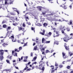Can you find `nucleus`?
Wrapping results in <instances>:
<instances>
[{"mask_svg":"<svg viewBox=\"0 0 73 73\" xmlns=\"http://www.w3.org/2000/svg\"><path fill=\"white\" fill-rule=\"evenodd\" d=\"M9 32H10V31H8L7 33V36H8V37H9V35H8V33H9Z\"/></svg>","mask_w":73,"mask_h":73,"instance_id":"ea45409f","label":"nucleus"},{"mask_svg":"<svg viewBox=\"0 0 73 73\" xmlns=\"http://www.w3.org/2000/svg\"><path fill=\"white\" fill-rule=\"evenodd\" d=\"M64 47L67 50H69V47L66 46L65 45H64Z\"/></svg>","mask_w":73,"mask_h":73,"instance_id":"423d86ee","label":"nucleus"},{"mask_svg":"<svg viewBox=\"0 0 73 73\" xmlns=\"http://www.w3.org/2000/svg\"><path fill=\"white\" fill-rule=\"evenodd\" d=\"M18 28H19V31H20V30H22V27H18Z\"/></svg>","mask_w":73,"mask_h":73,"instance_id":"9b49d317","label":"nucleus"},{"mask_svg":"<svg viewBox=\"0 0 73 73\" xmlns=\"http://www.w3.org/2000/svg\"><path fill=\"white\" fill-rule=\"evenodd\" d=\"M9 38H11V39H14V36H11V37H9Z\"/></svg>","mask_w":73,"mask_h":73,"instance_id":"dca6fc26","label":"nucleus"},{"mask_svg":"<svg viewBox=\"0 0 73 73\" xmlns=\"http://www.w3.org/2000/svg\"><path fill=\"white\" fill-rule=\"evenodd\" d=\"M25 58L26 59V60H27V59L28 58V56H26L25 57Z\"/></svg>","mask_w":73,"mask_h":73,"instance_id":"680f3d73","label":"nucleus"},{"mask_svg":"<svg viewBox=\"0 0 73 73\" xmlns=\"http://www.w3.org/2000/svg\"><path fill=\"white\" fill-rule=\"evenodd\" d=\"M25 19H28V20H29V17H25Z\"/></svg>","mask_w":73,"mask_h":73,"instance_id":"a19ab883","label":"nucleus"},{"mask_svg":"<svg viewBox=\"0 0 73 73\" xmlns=\"http://www.w3.org/2000/svg\"><path fill=\"white\" fill-rule=\"evenodd\" d=\"M10 14L11 15H13L14 16L16 15V14L13 13H10Z\"/></svg>","mask_w":73,"mask_h":73,"instance_id":"4468645a","label":"nucleus"},{"mask_svg":"<svg viewBox=\"0 0 73 73\" xmlns=\"http://www.w3.org/2000/svg\"><path fill=\"white\" fill-rule=\"evenodd\" d=\"M23 27H25V23H23Z\"/></svg>","mask_w":73,"mask_h":73,"instance_id":"7c9ffc66","label":"nucleus"},{"mask_svg":"<svg viewBox=\"0 0 73 73\" xmlns=\"http://www.w3.org/2000/svg\"><path fill=\"white\" fill-rule=\"evenodd\" d=\"M35 21H37V20H38V19H37V18L36 17H35Z\"/></svg>","mask_w":73,"mask_h":73,"instance_id":"473e14b6","label":"nucleus"},{"mask_svg":"<svg viewBox=\"0 0 73 73\" xmlns=\"http://www.w3.org/2000/svg\"><path fill=\"white\" fill-rule=\"evenodd\" d=\"M19 50H17V52H19L20 51V50H21L22 49V47H20L19 48Z\"/></svg>","mask_w":73,"mask_h":73,"instance_id":"1a4fd4ad","label":"nucleus"},{"mask_svg":"<svg viewBox=\"0 0 73 73\" xmlns=\"http://www.w3.org/2000/svg\"><path fill=\"white\" fill-rule=\"evenodd\" d=\"M33 63L34 64H37V62H34Z\"/></svg>","mask_w":73,"mask_h":73,"instance_id":"052dcab7","label":"nucleus"},{"mask_svg":"<svg viewBox=\"0 0 73 73\" xmlns=\"http://www.w3.org/2000/svg\"><path fill=\"white\" fill-rule=\"evenodd\" d=\"M12 41H13V42H16V40H15L14 41L13 40V39L12 40Z\"/></svg>","mask_w":73,"mask_h":73,"instance_id":"8fccbe9b","label":"nucleus"},{"mask_svg":"<svg viewBox=\"0 0 73 73\" xmlns=\"http://www.w3.org/2000/svg\"><path fill=\"white\" fill-rule=\"evenodd\" d=\"M13 11H15L16 12H17L18 13V15H19V11L17 10H14Z\"/></svg>","mask_w":73,"mask_h":73,"instance_id":"ddd939ff","label":"nucleus"},{"mask_svg":"<svg viewBox=\"0 0 73 73\" xmlns=\"http://www.w3.org/2000/svg\"><path fill=\"white\" fill-rule=\"evenodd\" d=\"M2 52H4V50H0V53H3Z\"/></svg>","mask_w":73,"mask_h":73,"instance_id":"72a5a7b5","label":"nucleus"},{"mask_svg":"<svg viewBox=\"0 0 73 73\" xmlns=\"http://www.w3.org/2000/svg\"><path fill=\"white\" fill-rule=\"evenodd\" d=\"M67 31H68V32H69V31H70V29H68V28H67Z\"/></svg>","mask_w":73,"mask_h":73,"instance_id":"603ef678","label":"nucleus"},{"mask_svg":"<svg viewBox=\"0 0 73 73\" xmlns=\"http://www.w3.org/2000/svg\"><path fill=\"white\" fill-rule=\"evenodd\" d=\"M7 45H8V44L6 43H4L3 44V46L4 47H6V46H7Z\"/></svg>","mask_w":73,"mask_h":73,"instance_id":"6e6552de","label":"nucleus"},{"mask_svg":"<svg viewBox=\"0 0 73 73\" xmlns=\"http://www.w3.org/2000/svg\"><path fill=\"white\" fill-rule=\"evenodd\" d=\"M55 66H58V64L56 63V62H55Z\"/></svg>","mask_w":73,"mask_h":73,"instance_id":"de8ad7c7","label":"nucleus"},{"mask_svg":"<svg viewBox=\"0 0 73 73\" xmlns=\"http://www.w3.org/2000/svg\"><path fill=\"white\" fill-rule=\"evenodd\" d=\"M8 4V3L7 2V0H5V5H6V4Z\"/></svg>","mask_w":73,"mask_h":73,"instance_id":"a878e982","label":"nucleus"},{"mask_svg":"<svg viewBox=\"0 0 73 73\" xmlns=\"http://www.w3.org/2000/svg\"><path fill=\"white\" fill-rule=\"evenodd\" d=\"M37 26H39V27H41V26H42V25L40 23H38L37 24Z\"/></svg>","mask_w":73,"mask_h":73,"instance_id":"6ab92c4d","label":"nucleus"},{"mask_svg":"<svg viewBox=\"0 0 73 73\" xmlns=\"http://www.w3.org/2000/svg\"><path fill=\"white\" fill-rule=\"evenodd\" d=\"M42 43H44V41H46V40H45V39L44 38H43L42 40Z\"/></svg>","mask_w":73,"mask_h":73,"instance_id":"7ed1b4c3","label":"nucleus"},{"mask_svg":"<svg viewBox=\"0 0 73 73\" xmlns=\"http://www.w3.org/2000/svg\"><path fill=\"white\" fill-rule=\"evenodd\" d=\"M11 57H12V56H11L9 57V56H8L7 57L8 58H9L10 60H11Z\"/></svg>","mask_w":73,"mask_h":73,"instance_id":"4c0bfd02","label":"nucleus"},{"mask_svg":"<svg viewBox=\"0 0 73 73\" xmlns=\"http://www.w3.org/2000/svg\"><path fill=\"white\" fill-rule=\"evenodd\" d=\"M70 73H73V70L71 71V72H70Z\"/></svg>","mask_w":73,"mask_h":73,"instance_id":"774afa93","label":"nucleus"},{"mask_svg":"<svg viewBox=\"0 0 73 73\" xmlns=\"http://www.w3.org/2000/svg\"><path fill=\"white\" fill-rule=\"evenodd\" d=\"M27 44V42L26 43H25L24 45H23L24 46H26Z\"/></svg>","mask_w":73,"mask_h":73,"instance_id":"37998d69","label":"nucleus"},{"mask_svg":"<svg viewBox=\"0 0 73 73\" xmlns=\"http://www.w3.org/2000/svg\"><path fill=\"white\" fill-rule=\"evenodd\" d=\"M62 56L64 59H65V58H67V57H66V55H65V56Z\"/></svg>","mask_w":73,"mask_h":73,"instance_id":"4be33fe9","label":"nucleus"},{"mask_svg":"<svg viewBox=\"0 0 73 73\" xmlns=\"http://www.w3.org/2000/svg\"><path fill=\"white\" fill-rule=\"evenodd\" d=\"M36 44H40V42L39 41L36 40Z\"/></svg>","mask_w":73,"mask_h":73,"instance_id":"aec40b11","label":"nucleus"},{"mask_svg":"<svg viewBox=\"0 0 73 73\" xmlns=\"http://www.w3.org/2000/svg\"><path fill=\"white\" fill-rule=\"evenodd\" d=\"M20 72H21V73H23V72H24V70H23V71H20Z\"/></svg>","mask_w":73,"mask_h":73,"instance_id":"864d4df0","label":"nucleus"},{"mask_svg":"<svg viewBox=\"0 0 73 73\" xmlns=\"http://www.w3.org/2000/svg\"><path fill=\"white\" fill-rule=\"evenodd\" d=\"M66 68H68V69H70L71 68V66H67L66 67Z\"/></svg>","mask_w":73,"mask_h":73,"instance_id":"a211bd4d","label":"nucleus"},{"mask_svg":"<svg viewBox=\"0 0 73 73\" xmlns=\"http://www.w3.org/2000/svg\"><path fill=\"white\" fill-rule=\"evenodd\" d=\"M48 35H47L48 37H50L51 36V35H52V33L49 32L48 33Z\"/></svg>","mask_w":73,"mask_h":73,"instance_id":"0eeeda50","label":"nucleus"},{"mask_svg":"<svg viewBox=\"0 0 73 73\" xmlns=\"http://www.w3.org/2000/svg\"><path fill=\"white\" fill-rule=\"evenodd\" d=\"M31 29H32V31H34V32H35V29H34V28H33V27H32Z\"/></svg>","mask_w":73,"mask_h":73,"instance_id":"c85d7f7f","label":"nucleus"},{"mask_svg":"<svg viewBox=\"0 0 73 73\" xmlns=\"http://www.w3.org/2000/svg\"><path fill=\"white\" fill-rule=\"evenodd\" d=\"M63 8H64V9H67V7H66V6L64 5V6L62 7Z\"/></svg>","mask_w":73,"mask_h":73,"instance_id":"b1692460","label":"nucleus"},{"mask_svg":"<svg viewBox=\"0 0 73 73\" xmlns=\"http://www.w3.org/2000/svg\"><path fill=\"white\" fill-rule=\"evenodd\" d=\"M36 40H38V38H36Z\"/></svg>","mask_w":73,"mask_h":73,"instance_id":"338daca9","label":"nucleus"},{"mask_svg":"<svg viewBox=\"0 0 73 73\" xmlns=\"http://www.w3.org/2000/svg\"><path fill=\"white\" fill-rule=\"evenodd\" d=\"M40 34H41V35H44V33H40Z\"/></svg>","mask_w":73,"mask_h":73,"instance_id":"6e6d98bb","label":"nucleus"},{"mask_svg":"<svg viewBox=\"0 0 73 73\" xmlns=\"http://www.w3.org/2000/svg\"><path fill=\"white\" fill-rule=\"evenodd\" d=\"M23 61H24V62H27V59H24L23 60Z\"/></svg>","mask_w":73,"mask_h":73,"instance_id":"49530a36","label":"nucleus"},{"mask_svg":"<svg viewBox=\"0 0 73 73\" xmlns=\"http://www.w3.org/2000/svg\"><path fill=\"white\" fill-rule=\"evenodd\" d=\"M63 40L64 41H65V42H67L68 41L67 40H66V38H64Z\"/></svg>","mask_w":73,"mask_h":73,"instance_id":"f3484780","label":"nucleus"},{"mask_svg":"<svg viewBox=\"0 0 73 73\" xmlns=\"http://www.w3.org/2000/svg\"><path fill=\"white\" fill-rule=\"evenodd\" d=\"M63 67V65H59V67L60 68H62Z\"/></svg>","mask_w":73,"mask_h":73,"instance_id":"f704fd0d","label":"nucleus"},{"mask_svg":"<svg viewBox=\"0 0 73 73\" xmlns=\"http://www.w3.org/2000/svg\"><path fill=\"white\" fill-rule=\"evenodd\" d=\"M72 4H71L69 6V7L70 8V9H72Z\"/></svg>","mask_w":73,"mask_h":73,"instance_id":"c03bdc74","label":"nucleus"},{"mask_svg":"<svg viewBox=\"0 0 73 73\" xmlns=\"http://www.w3.org/2000/svg\"><path fill=\"white\" fill-rule=\"evenodd\" d=\"M50 41H46L45 42V43H46V44H48L50 43Z\"/></svg>","mask_w":73,"mask_h":73,"instance_id":"5701e85b","label":"nucleus"},{"mask_svg":"<svg viewBox=\"0 0 73 73\" xmlns=\"http://www.w3.org/2000/svg\"><path fill=\"white\" fill-rule=\"evenodd\" d=\"M64 38H66V40H70V39L68 38H66V37H64Z\"/></svg>","mask_w":73,"mask_h":73,"instance_id":"09e8293b","label":"nucleus"},{"mask_svg":"<svg viewBox=\"0 0 73 73\" xmlns=\"http://www.w3.org/2000/svg\"><path fill=\"white\" fill-rule=\"evenodd\" d=\"M11 29V27L10 26L8 27L7 28V29H6L7 31H8L9 30H10Z\"/></svg>","mask_w":73,"mask_h":73,"instance_id":"39448f33","label":"nucleus"},{"mask_svg":"<svg viewBox=\"0 0 73 73\" xmlns=\"http://www.w3.org/2000/svg\"><path fill=\"white\" fill-rule=\"evenodd\" d=\"M3 27L4 28H5L7 27V25H3Z\"/></svg>","mask_w":73,"mask_h":73,"instance_id":"393cba45","label":"nucleus"},{"mask_svg":"<svg viewBox=\"0 0 73 73\" xmlns=\"http://www.w3.org/2000/svg\"><path fill=\"white\" fill-rule=\"evenodd\" d=\"M29 22H27L26 23V24H27L28 25H31V23H30V22H29Z\"/></svg>","mask_w":73,"mask_h":73,"instance_id":"bf43d9fd","label":"nucleus"},{"mask_svg":"<svg viewBox=\"0 0 73 73\" xmlns=\"http://www.w3.org/2000/svg\"><path fill=\"white\" fill-rule=\"evenodd\" d=\"M72 21H70V25H72Z\"/></svg>","mask_w":73,"mask_h":73,"instance_id":"2f4dec72","label":"nucleus"},{"mask_svg":"<svg viewBox=\"0 0 73 73\" xmlns=\"http://www.w3.org/2000/svg\"><path fill=\"white\" fill-rule=\"evenodd\" d=\"M65 28V27H63L62 28H60V30H61V31H63V29H64V28Z\"/></svg>","mask_w":73,"mask_h":73,"instance_id":"2eb2a0df","label":"nucleus"},{"mask_svg":"<svg viewBox=\"0 0 73 73\" xmlns=\"http://www.w3.org/2000/svg\"><path fill=\"white\" fill-rule=\"evenodd\" d=\"M45 30L43 29V33L44 34H45Z\"/></svg>","mask_w":73,"mask_h":73,"instance_id":"e2e57ef3","label":"nucleus"},{"mask_svg":"<svg viewBox=\"0 0 73 73\" xmlns=\"http://www.w3.org/2000/svg\"><path fill=\"white\" fill-rule=\"evenodd\" d=\"M15 68L17 69H19V68L15 66Z\"/></svg>","mask_w":73,"mask_h":73,"instance_id":"0e129e2a","label":"nucleus"},{"mask_svg":"<svg viewBox=\"0 0 73 73\" xmlns=\"http://www.w3.org/2000/svg\"><path fill=\"white\" fill-rule=\"evenodd\" d=\"M37 58V56H35L33 59L32 60V61H36V59Z\"/></svg>","mask_w":73,"mask_h":73,"instance_id":"f03ea898","label":"nucleus"},{"mask_svg":"<svg viewBox=\"0 0 73 73\" xmlns=\"http://www.w3.org/2000/svg\"><path fill=\"white\" fill-rule=\"evenodd\" d=\"M44 27H45L46 26H47V24L46 23H44V24H43Z\"/></svg>","mask_w":73,"mask_h":73,"instance_id":"f8f14e48","label":"nucleus"},{"mask_svg":"<svg viewBox=\"0 0 73 73\" xmlns=\"http://www.w3.org/2000/svg\"><path fill=\"white\" fill-rule=\"evenodd\" d=\"M31 57H32L33 56V53H32V52H31Z\"/></svg>","mask_w":73,"mask_h":73,"instance_id":"4d7b16f0","label":"nucleus"},{"mask_svg":"<svg viewBox=\"0 0 73 73\" xmlns=\"http://www.w3.org/2000/svg\"><path fill=\"white\" fill-rule=\"evenodd\" d=\"M66 54L64 52H63L62 53V56H64L66 55Z\"/></svg>","mask_w":73,"mask_h":73,"instance_id":"bb28decb","label":"nucleus"},{"mask_svg":"<svg viewBox=\"0 0 73 73\" xmlns=\"http://www.w3.org/2000/svg\"><path fill=\"white\" fill-rule=\"evenodd\" d=\"M73 53H71L70 54V56H72V55H73Z\"/></svg>","mask_w":73,"mask_h":73,"instance_id":"13d9d810","label":"nucleus"},{"mask_svg":"<svg viewBox=\"0 0 73 73\" xmlns=\"http://www.w3.org/2000/svg\"><path fill=\"white\" fill-rule=\"evenodd\" d=\"M46 13V12L45 11H44L42 12V14L45 15Z\"/></svg>","mask_w":73,"mask_h":73,"instance_id":"c756f323","label":"nucleus"},{"mask_svg":"<svg viewBox=\"0 0 73 73\" xmlns=\"http://www.w3.org/2000/svg\"><path fill=\"white\" fill-rule=\"evenodd\" d=\"M6 62H7L8 64H11L10 63V62H9V61L8 60H6Z\"/></svg>","mask_w":73,"mask_h":73,"instance_id":"412c9836","label":"nucleus"},{"mask_svg":"<svg viewBox=\"0 0 73 73\" xmlns=\"http://www.w3.org/2000/svg\"><path fill=\"white\" fill-rule=\"evenodd\" d=\"M17 54L16 52H15V55L16 57H17Z\"/></svg>","mask_w":73,"mask_h":73,"instance_id":"3c124183","label":"nucleus"},{"mask_svg":"<svg viewBox=\"0 0 73 73\" xmlns=\"http://www.w3.org/2000/svg\"><path fill=\"white\" fill-rule=\"evenodd\" d=\"M3 56L1 55V56H0V59H1V60H3Z\"/></svg>","mask_w":73,"mask_h":73,"instance_id":"9d476101","label":"nucleus"},{"mask_svg":"<svg viewBox=\"0 0 73 73\" xmlns=\"http://www.w3.org/2000/svg\"><path fill=\"white\" fill-rule=\"evenodd\" d=\"M54 72V70H52L51 71V72H52V73Z\"/></svg>","mask_w":73,"mask_h":73,"instance_id":"69168bd1","label":"nucleus"},{"mask_svg":"<svg viewBox=\"0 0 73 73\" xmlns=\"http://www.w3.org/2000/svg\"><path fill=\"white\" fill-rule=\"evenodd\" d=\"M42 62H43L44 64V62L42 61H40L39 62V64H40L39 66V67L38 68V69H40V70H41L42 71V72H44V70H45V67H42Z\"/></svg>","mask_w":73,"mask_h":73,"instance_id":"f257e3e1","label":"nucleus"},{"mask_svg":"<svg viewBox=\"0 0 73 73\" xmlns=\"http://www.w3.org/2000/svg\"><path fill=\"white\" fill-rule=\"evenodd\" d=\"M50 67L51 68H52V67H53L51 68V69H54V66H51Z\"/></svg>","mask_w":73,"mask_h":73,"instance_id":"e433bc0d","label":"nucleus"},{"mask_svg":"<svg viewBox=\"0 0 73 73\" xmlns=\"http://www.w3.org/2000/svg\"><path fill=\"white\" fill-rule=\"evenodd\" d=\"M3 53H4L3 52H2L0 53V56H1L3 55Z\"/></svg>","mask_w":73,"mask_h":73,"instance_id":"cd10ccee","label":"nucleus"},{"mask_svg":"<svg viewBox=\"0 0 73 73\" xmlns=\"http://www.w3.org/2000/svg\"><path fill=\"white\" fill-rule=\"evenodd\" d=\"M41 19H43V20H41L42 21H44V19H44V18H43V19L41 18Z\"/></svg>","mask_w":73,"mask_h":73,"instance_id":"5fc2aeb1","label":"nucleus"},{"mask_svg":"<svg viewBox=\"0 0 73 73\" xmlns=\"http://www.w3.org/2000/svg\"><path fill=\"white\" fill-rule=\"evenodd\" d=\"M28 68L27 67H26L24 69V70H27V69H28Z\"/></svg>","mask_w":73,"mask_h":73,"instance_id":"58836bf2","label":"nucleus"},{"mask_svg":"<svg viewBox=\"0 0 73 73\" xmlns=\"http://www.w3.org/2000/svg\"><path fill=\"white\" fill-rule=\"evenodd\" d=\"M10 70L9 69H6L5 70V71L6 72H8V71H9Z\"/></svg>","mask_w":73,"mask_h":73,"instance_id":"79ce46f5","label":"nucleus"},{"mask_svg":"<svg viewBox=\"0 0 73 73\" xmlns=\"http://www.w3.org/2000/svg\"><path fill=\"white\" fill-rule=\"evenodd\" d=\"M34 49L35 50H38L37 46H35L34 48Z\"/></svg>","mask_w":73,"mask_h":73,"instance_id":"20e7f679","label":"nucleus"},{"mask_svg":"<svg viewBox=\"0 0 73 73\" xmlns=\"http://www.w3.org/2000/svg\"><path fill=\"white\" fill-rule=\"evenodd\" d=\"M61 32L63 34H65V33H64V31L63 30H62Z\"/></svg>","mask_w":73,"mask_h":73,"instance_id":"c9c22d12","label":"nucleus"},{"mask_svg":"<svg viewBox=\"0 0 73 73\" xmlns=\"http://www.w3.org/2000/svg\"><path fill=\"white\" fill-rule=\"evenodd\" d=\"M49 52V50H46V52L45 53H47Z\"/></svg>","mask_w":73,"mask_h":73,"instance_id":"a18cd8bd","label":"nucleus"}]
</instances>
